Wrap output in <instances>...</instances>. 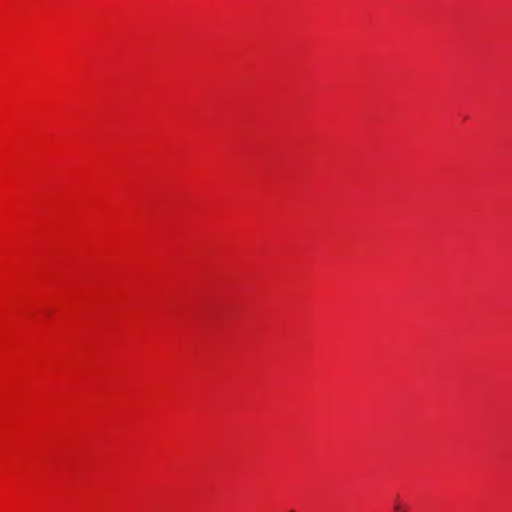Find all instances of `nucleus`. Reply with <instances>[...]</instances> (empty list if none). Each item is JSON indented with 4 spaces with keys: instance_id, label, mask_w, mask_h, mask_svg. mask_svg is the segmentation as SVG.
Segmentation results:
<instances>
[{
    "instance_id": "obj_1",
    "label": "nucleus",
    "mask_w": 512,
    "mask_h": 512,
    "mask_svg": "<svg viewBox=\"0 0 512 512\" xmlns=\"http://www.w3.org/2000/svg\"><path fill=\"white\" fill-rule=\"evenodd\" d=\"M394 512H408V508L396 500L394 503Z\"/></svg>"
},
{
    "instance_id": "obj_2",
    "label": "nucleus",
    "mask_w": 512,
    "mask_h": 512,
    "mask_svg": "<svg viewBox=\"0 0 512 512\" xmlns=\"http://www.w3.org/2000/svg\"><path fill=\"white\" fill-rule=\"evenodd\" d=\"M289 512H295V511H294V510H291V511H289Z\"/></svg>"
}]
</instances>
